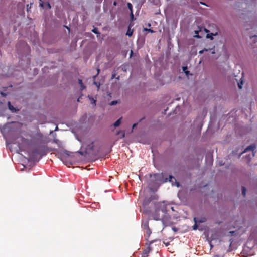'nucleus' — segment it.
Segmentation results:
<instances>
[{
  "instance_id": "1",
  "label": "nucleus",
  "mask_w": 257,
  "mask_h": 257,
  "mask_svg": "<svg viewBox=\"0 0 257 257\" xmlns=\"http://www.w3.org/2000/svg\"><path fill=\"white\" fill-rule=\"evenodd\" d=\"M255 148V145L251 144L248 146L244 151H243V153L249 152V153L247 154L244 158V160L246 161V163L248 164L250 162V160L254 156L255 153L254 150Z\"/></svg>"
},
{
  "instance_id": "2",
  "label": "nucleus",
  "mask_w": 257,
  "mask_h": 257,
  "mask_svg": "<svg viewBox=\"0 0 257 257\" xmlns=\"http://www.w3.org/2000/svg\"><path fill=\"white\" fill-rule=\"evenodd\" d=\"M154 179L153 180L155 183H163L165 182H167L168 181V178H164V175L163 173H156L154 174L153 175H151L150 177H152ZM173 178H174L172 176L170 175L169 176V181L172 182V179Z\"/></svg>"
},
{
  "instance_id": "3",
  "label": "nucleus",
  "mask_w": 257,
  "mask_h": 257,
  "mask_svg": "<svg viewBox=\"0 0 257 257\" xmlns=\"http://www.w3.org/2000/svg\"><path fill=\"white\" fill-rule=\"evenodd\" d=\"M45 148L43 146H39L34 148L31 152L30 157L32 160H35L38 155H40V158L46 154Z\"/></svg>"
},
{
  "instance_id": "4",
  "label": "nucleus",
  "mask_w": 257,
  "mask_h": 257,
  "mask_svg": "<svg viewBox=\"0 0 257 257\" xmlns=\"http://www.w3.org/2000/svg\"><path fill=\"white\" fill-rule=\"evenodd\" d=\"M165 213L164 208H157L152 214L153 218L156 220H159L164 216Z\"/></svg>"
},
{
  "instance_id": "5",
  "label": "nucleus",
  "mask_w": 257,
  "mask_h": 257,
  "mask_svg": "<svg viewBox=\"0 0 257 257\" xmlns=\"http://www.w3.org/2000/svg\"><path fill=\"white\" fill-rule=\"evenodd\" d=\"M40 3L39 4V6L42 8H45L47 7L48 9H50L51 8V6L50 3L48 2H46V3H43L42 0H39Z\"/></svg>"
},
{
  "instance_id": "6",
  "label": "nucleus",
  "mask_w": 257,
  "mask_h": 257,
  "mask_svg": "<svg viewBox=\"0 0 257 257\" xmlns=\"http://www.w3.org/2000/svg\"><path fill=\"white\" fill-rule=\"evenodd\" d=\"M194 221L195 223H204L207 221V219L205 217H202L199 219L194 217Z\"/></svg>"
},
{
  "instance_id": "7",
  "label": "nucleus",
  "mask_w": 257,
  "mask_h": 257,
  "mask_svg": "<svg viewBox=\"0 0 257 257\" xmlns=\"http://www.w3.org/2000/svg\"><path fill=\"white\" fill-rule=\"evenodd\" d=\"M142 226L144 230L149 228L148 220L143 221L142 223Z\"/></svg>"
},
{
  "instance_id": "8",
  "label": "nucleus",
  "mask_w": 257,
  "mask_h": 257,
  "mask_svg": "<svg viewBox=\"0 0 257 257\" xmlns=\"http://www.w3.org/2000/svg\"><path fill=\"white\" fill-rule=\"evenodd\" d=\"M8 107H9V109L13 112H16V109H15V108L12 105H11V102H8Z\"/></svg>"
},
{
  "instance_id": "9",
  "label": "nucleus",
  "mask_w": 257,
  "mask_h": 257,
  "mask_svg": "<svg viewBox=\"0 0 257 257\" xmlns=\"http://www.w3.org/2000/svg\"><path fill=\"white\" fill-rule=\"evenodd\" d=\"M150 251V249L144 250L142 254V257H148V254L149 253Z\"/></svg>"
},
{
  "instance_id": "10",
  "label": "nucleus",
  "mask_w": 257,
  "mask_h": 257,
  "mask_svg": "<svg viewBox=\"0 0 257 257\" xmlns=\"http://www.w3.org/2000/svg\"><path fill=\"white\" fill-rule=\"evenodd\" d=\"M133 33V30L131 29V26H129L126 35L131 37L132 36Z\"/></svg>"
},
{
  "instance_id": "11",
  "label": "nucleus",
  "mask_w": 257,
  "mask_h": 257,
  "mask_svg": "<svg viewBox=\"0 0 257 257\" xmlns=\"http://www.w3.org/2000/svg\"><path fill=\"white\" fill-rule=\"evenodd\" d=\"M121 123V118L118 119L114 124L113 126L115 127H118L120 125Z\"/></svg>"
},
{
  "instance_id": "12",
  "label": "nucleus",
  "mask_w": 257,
  "mask_h": 257,
  "mask_svg": "<svg viewBox=\"0 0 257 257\" xmlns=\"http://www.w3.org/2000/svg\"><path fill=\"white\" fill-rule=\"evenodd\" d=\"M9 125L8 124V125H5L3 128H2L1 130V132L3 133H6L7 130H8V128H9Z\"/></svg>"
},
{
  "instance_id": "13",
  "label": "nucleus",
  "mask_w": 257,
  "mask_h": 257,
  "mask_svg": "<svg viewBox=\"0 0 257 257\" xmlns=\"http://www.w3.org/2000/svg\"><path fill=\"white\" fill-rule=\"evenodd\" d=\"M120 135V138H123L125 137V132L124 131H118L117 133V135Z\"/></svg>"
},
{
  "instance_id": "14",
  "label": "nucleus",
  "mask_w": 257,
  "mask_h": 257,
  "mask_svg": "<svg viewBox=\"0 0 257 257\" xmlns=\"http://www.w3.org/2000/svg\"><path fill=\"white\" fill-rule=\"evenodd\" d=\"M88 97L91 101V103L96 105V100L94 99L93 97L90 96L89 95L88 96Z\"/></svg>"
},
{
  "instance_id": "15",
  "label": "nucleus",
  "mask_w": 257,
  "mask_h": 257,
  "mask_svg": "<svg viewBox=\"0 0 257 257\" xmlns=\"http://www.w3.org/2000/svg\"><path fill=\"white\" fill-rule=\"evenodd\" d=\"M146 230V233L147 235V237H149L150 234H151V230L150 229V228H147V229H145Z\"/></svg>"
},
{
  "instance_id": "16",
  "label": "nucleus",
  "mask_w": 257,
  "mask_h": 257,
  "mask_svg": "<svg viewBox=\"0 0 257 257\" xmlns=\"http://www.w3.org/2000/svg\"><path fill=\"white\" fill-rule=\"evenodd\" d=\"M246 189L245 187L242 186V193L244 197L246 195Z\"/></svg>"
},
{
  "instance_id": "17",
  "label": "nucleus",
  "mask_w": 257,
  "mask_h": 257,
  "mask_svg": "<svg viewBox=\"0 0 257 257\" xmlns=\"http://www.w3.org/2000/svg\"><path fill=\"white\" fill-rule=\"evenodd\" d=\"M92 31L95 34H100V33L98 31V29L97 28H93V29L92 30Z\"/></svg>"
},
{
  "instance_id": "18",
  "label": "nucleus",
  "mask_w": 257,
  "mask_h": 257,
  "mask_svg": "<svg viewBox=\"0 0 257 257\" xmlns=\"http://www.w3.org/2000/svg\"><path fill=\"white\" fill-rule=\"evenodd\" d=\"M64 153L67 155V156H71V154H72V152H70V151H67V150H65L64 151Z\"/></svg>"
},
{
  "instance_id": "19",
  "label": "nucleus",
  "mask_w": 257,
  "mask_h": 257,
  "mask_svg": "<svg viewBox=\"0 0 257 257\" xmlns=\"http://www.w3.org/2000/svg\"><path fill=\"white\" fill-rule=\"evenodd\" d=\"M127 5L128 8L130 9L131 12H133V6H132V4L130 3H128Z\"/></svg>"
},
{
  "instance_id": "20",
  "label": "nucleus",
  "mask_w": 257,
  "mask_h": 257,
  "mask_svg": "<svg viewBox=\"0 0 257 257\" xmlns=\"http://www.w3.org/2000/svg\"><path fill=\"white\" fill-rule=\"evenodd\" d=\"M144 31H148L151 33H154L155 31L151 29L144 28Z\"/></svg>"
},
{
  "instance_id": "21",
  "label": "nucleus",
  "mask_w": 257,
  "mask_h": 257,
  "mask_svg": "<svg viewBox=\"0 0 257 257\" xmlns=\"http://www.w3.org/2000/svg\"><path fill=\"white\" fill-rule=\"evenodd\" d=\"M21 141L23 143H28V140L23 137H22Z\"/></svg>"
},
{
  "instance_id": "22",
  "label": "nucleus",
  "mask_w": 257,
  "mask_h": 257,
  "mask_svg": "<svg viewBox=\"0 0 257 257\" xmlns=\"http://www.w3.org/2000/svg\"><path fill=\"white\" fill-rule=\"evenodd\" d=\"M197 223L195 222V224L193 226V229L194 230H196L198 227V226L197 225Z\"/></svg>"
},
{
  "instance_id": "23",
  "label": "nucleus",
  "mask_w": 257,
  "mask_h": 257,
  "mask_svg": "<svg viewBox=\"0 0 257 257\" xmlns=\"http://www.w3.org/2000/svg\"><path fill=\"white\" fill-rule=\"evenodd\" d=\"M242 83H243L242 81H241L240 82L238 83V86L239 89H241L242 88Z\"/></svg>"
},
{
  "instance_id": "24",
  "label": "nucleus",
  "mask_w": 257,
  "mask_h": 257,
  "mask_svg": "<svg viewBox=\"0 0 257 257\" xmlns=\"http://www.w3.org/2000/svg\"><path fill=\"white\" fill-rule=\"evenodd\" d=\"M130 16H131V20H134L135 18H134V14L133 13V12H131Z\"/></svg>"
},
{
  "instance_id": "25",
  "label": "nucleus",
  "mask_w": 257,
  "mask_h": 257,
  "mask_svg": "<svg viewBox=\"0 0 257 257\" xmlns=\"http://www.w3.org/2000/svg\"><path fill=\"white\" fill-rule=\"evenodd\" d=\"M208 50L207 49H204L203 50H201L199 52V53L200 54H202L203 53L204 51H207Z\"/></svg>"
},
{
  "instance_id": "26",
  "label": "nucleus",
  "mask_w": 257,
  "mask_h": 257,
  "mask_svg": "<svg viewBox=\"0 0 257 257\" xmlns=\"http://www.w3.org/2000/svg\"><path fill=\"white\" fill-rule=\"evenodd\" d=\"M117 103V101H112L111 103H110V105H115Z\"/></svg>"
},
{
  "instance_id": "27",
  "label": "nucleus",
  "mask_w": 257,
  "mask_h": 257,
  "mask_svg": "<svg viewBox=\"0 0 257 257\" xmlns=\"http://www.w3.org/2000/svg\"><path fill=\"white\" fill-rule=\"evenodd\" d=\"M78 82H79V84L80 85L83 86V82H82V80H81V79H79V80H78Z\"/></svg>"
},
{
  "instance_id": "28",
  "label": "nucleus",
  "mask_w": 257,
  "mask_h": 257,
  "mask_svg": "<svg viewBox=\"0 0 257 257\" xmlns=\"http://www.w3.org/2000/svg\"><path fill=\"white\" fill-rule=\"evenodd\" d=\"M187 66H184L183 67V70L185 72V71L187 70Z\"/></svg>"
},
{
  "instance_id": "29",
  "label": "nucleus",
  "mask_w": 257,
  "mask_h": 257,
  "mask_svg": "<svg viewBox=\"0 0 257 257\" xmlns=\"http://www.w3.org/2000/svg\"><path fill=\"white\" fill-rule=\"evenodd\" d=\"M184 73L186 74V75H188L189 74V71L188 70L185 71Z\"/></svg>"
},
{
  "instance_id": "30",
  "label": "nucleus",
  "mask_w": 257,
  "mask_h": 257,
  "mask_svg": "<svg viewBox=\"0 0 257 257\" xmlns=\"http://www.w3.org/2000/svg\"><path fill=\"white\" fill-rule=\"evenodd\" d=\"M19 147L20 149H22V150H24V148H23V146L21 145V144H19Z\"/></svg>"
},
{
  "instance_id": "31",
  "label": "nucleus",
  "mask_w": 257,
  "mask_h": 257,
  "mask_svg": "<svg viewBox=\"0 0 257 257\" xmlns=\"http://www.w3.org/2000/svg\"><path fill=\"white\" fill-rule=\"evenodd\" d=\"M113 4L114 6H116L117 5V3L116 2L114 1Z\"/></svg>"
},
{
  "instance_id": "32",
  "label": "nucleus",
  "mask_w": 257,
  "mask_h": 257,
  "mask_svg": "<svg viewBox=\"0 0 257 257\" xmlns=\"http://www.w3.org/2000/svg\"><path fill=\"white\" fill-rule=\"evenodd\" d=\"M80 86H81V90H83V89H84L85 88V86L84 85H83V86L80 85Z\"/></svg>"
},
{
  "instance_id": "33",
  "label": "nucleus",
  "mask_w": 257,
  "mask_h": 257,
  "mask_svg": "<svg viewBox=\"0 0 257 257\" xmlns=\"http://www.w3.org/2000/svg\"><path fill=\"white\" fill-rule=\"evenodd\" d=\"M137 125V123H135L133 125L132 128H134Z\"/></svg>"
},
{
  "instance_id": "34",
  "label": "nucleus",
  "mask_w": 257,
  "mask_h": 257,
  "mask_svg": "<svg viewBox=\"0 0 257 257\" xmlns=\"http://www.w3.org/2000/svg\"><path fill=\"white\" fill-rule=\"evenodd\" d=\"M207 37L208 38H210L211 40H212V39H213V37H212V36H209V34H207Z\"/></svg>"
},
{
  "instance_id": "35",
  "label": "nucleus",
  "mask_w": 257,
  "mask_h": 257,
  "mask_svg": "<svg viewBox=\"0 0 257 257\" xmlns=\"http://www.w3.org/2000/svg\"><path fill=\"white\" fill-rule=\"evenodd\" d=\"M54 142L56 143H58V142H59V141L58 140H54Z\"/></svg>"
},
{
  "instance_id": "36",
  "label": "nucleus",
  "mask_w": 257,
  "mask_h": 257,
  "mask_svg": "<svg viewBox=\"0 0 257 257\" xmlns=\"http://www.w3.org/2000/svg\"><path fill=\"white\" fill-rule=\"evenodd\" d=\"M214 257H222L219 255H216Z\"/></svg>"
},
{
  "instance_id": "37",
  "label": "nucleus",
  "mask_w": 257,
  "mask_h": 257,
  "mask_svg": "<svg viewBox=\"0 0 257 257\" xmlns=\"http://www.w3.org/2000/svg\"><path fill=\"white\" fill-rule=\"evenodd\" d=\"M210 162H211V163H212V162H213V159H212V158H210Z\"/></svg>"
},
{
  "instance_id": "38",
  "label": "nucleus",
  "mask_w": 257,
  "mask_h": 257,
  "mask_svg": "<svg viewBox=\"0 0 257 257\" xmlns=\"http://www.w3.org/2000/svg\"><path fill=\"white\" fill-rule=\"evenodd\" d=\"M27 7H28V5H27ZM29 11V9H28V8H27V11Z\"/></svg>"
},
{
  "instance_id": "39",
  "label": "nucleus",
  "mask_w": 257,
  "mask_h": 257,
  "mask_svg": "<svg viewBox=\"0 0 257 257\" xmlns=\"http://www.w3.org/2000/svg\"><path fill=\"white\" fill-rule=\"evenodd\" d=\"M132 54H133V51H131V56L132 55Z\"/></svg>"
},
{
  "instance_id": "40",
  "label": "nucleus",
  "mask_w": 257,
  "mask_h": 257,
  "mask_svg": "<svg viewBox=\"0 0 257 257\" xmlns=\"http://www.w3.org/2000/svg\"><path fill=\"white\" fill-rule=\"evenodd\" d=\"M148 26H149V27L151 26V24L150 23L148 24Z\"/></svg>"
},
{
  "instance_id": "41",
  "label": "nucleus",
  "mask_w": 257,
  "mask_h": 257,
  "mask_svg": "<svg viewBox=\"0 0 257 257\" xmlns=\"http://www.w3.org/2000/svg\"><path fill=\"white\" fill-rule=\"evenodd\" d=\"M220 165H223V164L222 163V162H220Z\"/></svg>"
},
{
  "instance_id": "42",
  "label": "nucleus",
  "mask_w": 257,
  "mask_h": 257,
  "mask_svg": "<svg viewBox=\"0 0 257 257\" xmlns=\"http://www.w3.org/2000/svg\"><path fill=\"white\" fill-rule=\"evenodd\" d=\"M115 77V75H113V77L112 78H114Z\"/></svg>"
},
{
  "instance_id": "43",
  "label": "nucleus",
  "mask_w": 257,
  "mask_h": 257,
  "mask_svg": "<svg viewBox=\"0 0 257 257\" xmlns=\"http://www.w3.org/2000/svg\"><path fill=\"white\" fill-rule=\"evenodd\" d=\"M67 29H68L69 30H70V29H69V28H68V27H67Z\"/></svg>"
}]
</instances>
